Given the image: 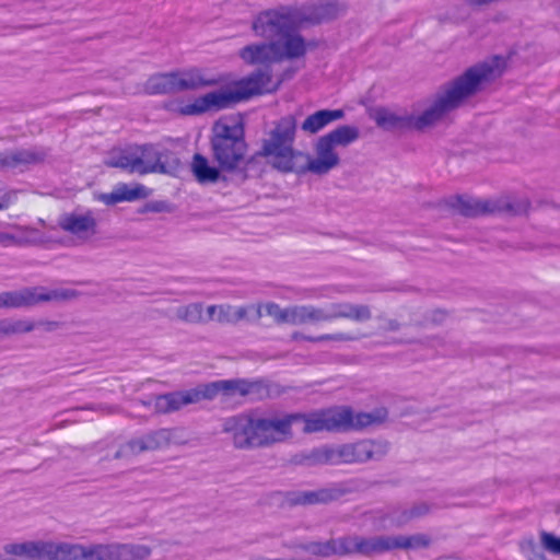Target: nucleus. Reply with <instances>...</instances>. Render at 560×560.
<instances>
[{"instance_id": "79ce46f5", "label": "nucleus", "mask_w": 560, "mask_h": 560, "mask_svg": "<svg viewBox=\"0 0 560 560\" xmlns=\"http://www.w3.org/2000/svg\"><path fill=\"white\" fill-rule=\"evenodd\" d=\"M539 538L544 550L551 555L560 556V537H557L552 533L541 530Z\"/></svg>"}, {"instance_id": "ea45409f", "label": "nucleus", "mask_w": 560, "mask_h": 560, "mask_svg": "<svg viewBox=\"0 0 560 560\" xmlns=\"http://www.w3.org/2000/svg\"><path fill=\"white\" fill-rule=\"evenodd\" d=\"M57 541L35 540L34 560H57Z\"/></svg>"}, {"instance_id": "39448f33", "label": "nucleus", "mask_w": 560, "mask_h": 560, "mask_svg": "<svg viewBox=\"0 0 560 560\" xmlns=\"http://www.w3.org/2000/svg\"><path fill=\"white\" fill-rule=\"evenodd\" d=\"M177 163L172 151L159 143L132 144L114 150L105 160L109 167L121 168L130 174H166Z\"/></svg>"}, {"instance_id": "bb28decb", "label": "nucleus", "mask_w": 560, "mask_h": 560, "mask_svg": "<svg viewBox=\"0 0 560 560\" xmlns=\"http://www.w3.org/2000/svg\"><path fill=\"white\" fill-rule=\"evenodd\" d=\"M191 171L200 184H214L220 179H225V176L221 175L220 166L210 165L208 159L199 153L192 158Z\"/></svg>"}, {"instance_id": "c756f323", "label": "nucleus", "mask_w": 560, "mask_h": 560, "mask_svg": "<svg viewBox=\"0 0 560 560\" xmlns=\"http://www.w3.org/2000/svg\"><path fill=\"white\" fill-rule=\"evenodd\" d=\"M323 137H325V139L328 140L335 148L348 147L359 139L360 131L355 126L343 125L337 127Z\"/></svg>"}, {"instance_id": "72a5a7b5", "label": "nucleus", "mask_w": 560, "mask_h": 560, "mask_svg": "<svg viewBox=\"0 0 560 560\" xmlns=\"http://www.w3.org/2000/svg\"><path fill=\"white\" fill-rule=\"evenodd\" d=\"M394 550L397 549H417L427 547L430 542L425 535L417 534L411 536L396 535L393 536Z\"/></svg>"}, {"instance_id": "f3484780", "label": "nucleus", "mask_w": 560, "mask_h": 560, "mask_svg": "<svg viewBox=\"0 0 560 560\" xmlns=\"http://www.w3.org/2000/svg\"><path fill=\"white\" fill-rule=\"evenodd\" d=\"M173 431L170 429H160L145 435L136 438L121 445L116 453V457L137 455L142 452L162 450L168 446L173 439Z\"/></svg>"}, {"instance_id": "dca6fc26", "label": "nucleus", "mask_w": 560, "mask_h": 560, "mask_svg": "<svg viewBox=\"0 0 560 560\" xmlns=\"http://www.w3.org/2000/svg\"><path fill=\"white\" fill-rule=\"evenodd\" d=\"M58 225L82 241L90 240L97 233V219L93 210L63 213L58 219Z\"/></svg>"}, {"instance_id": "c03bdc74", "label": "nucleus", "mask_w": 560, "mask_h": 560, "mask_svg": "<svg viewBox=\"0 0 560 560\" xmlns=\"http://www.w3.org/2000/svg\"><path fill=\"white\" fill-rule=\"evenodd\" d=\"M359 338L357 336L346 334V332H336V334H324L314 338H308L310 342H322V341H354Z\"/></svg>"}, {"instance_id": "4468645a", "label": "nucleus", "mask_w": 560, "mask_h": 560, "mask_svg": "<svg viewBox=\"0 0 560 560\" xmlns=\"http://www.w3.org/2000/svg\"><path fill=\"white\" fill-rule=\"evenodd\" d=\"M349 489L345 483H331L316 490H294L285 493V501L290 505L328 504L347 494Z\"/></svg>"}, {"instance_id": "5701e85b", "label": "nucleus", "mask_w": 560, "mask_h": 560, "mask_svg": "<svg viewBox=\"0 0 560 560\" xmlns=\"http://www.w3.org/2000/svg\"><path fill=\"white\" fill-rule=\"evenodd\" d=\"M240 57L248 65L279 62L272 42L247 45L240 50Z\"/></svg>"}, {"instance_id": "0eeeda50", "label": "nucleus", "mask_w": 560, "mask_h": 560, "mask_svg": "<svg viewBox=\"0 0 560 560\" xmlns=\"http://www.w3.org/2000/svg\"><path fill=\"white\" fill-rule=\"evenodd\" d=\"M387 453V443L362 440L338 446L313 450L306 457L312 465H339L380 459Z\"/></svg>"}, {"instance_id": "2f4dec72", "label": "nucleus", "mask_w": 560, "mask_h": 560, "mask_svg": "<svg viewBox=\"0 0 560 560\" xmlns=\"http://www.w3.org/2000/svg\"><path fill=\"white\" fill-rule=\"evenodd\" d=\"M83 560H116V542L83 545Z\"/></svg>"}, {"instance_id": "f03ea898", "label": "nucleus", "mask_w": 560, "mask_h": 560, "mask_svg": "<svg viewBox=\"0 0 560 560\" xmlns=\"http://www.w3.org/2000/svg\"><path fill=\"white\" fill-rule=\"evenodd\" d=\"M301 424L304 433L326 431L325 409L311 413L267 416L259 411L243 412L223 422V432L231 435L236 448L270 446L292 436V425Z\"/></svg>"}, {"instance_id": "f8f14e48", "label": "nucleus", "mask_w": 560, "mask_h": 560, "mask_svg": "<svg viewBox=\"0 0 560 560\" xmlns=\"http://www.w3.org/2000/svg\"><path fill=\"white\" fill-rule=\"evenodd\" d=\"M1 294L3 299V308L28 307L39 302L65 301L77 296V292L73 290H46L43 287L24 288L16 291H5Z\"/></svg>"}, {"instance_id": "f704fd0d", "label": "nucleus", "mask_w": 560, "mask_h": 560, "mask_svg": "<svg viewBox=\"0 0 560 560\" xmlns=\"http://www.w3.org/2000/svg\"><path fill=\"white\" fill-rule=\"evenodd\" d=\"M234 305L220 304L210 305L207 308V320H217L220 324H234Z\"/></svg>"}, {"instance_id": "1a4fd4ad", "label": "nucleus", "mask_w": 560, "mask_h": 560, "mask_svg": "<svg viewBox=\"0 0 560 560\" xmlns=\"http://www.w3.org/2000/svg\"><path fill=\"white\" fill-rule=\"evenodd\" d=\"M220 82V78L210 75L199 68H189L154 74L145 82L144 90L150 95L172 94L214 86Z\"/></svg>"}, {"instance_id": "a211bd4d", "label": "nucleus", "mask_w": 560, "mask_h": 560, "mask_svg": "<svg viewBox=\"0 0 560 560\" xmlns=\"http://www.w3.org/2000/svg\"><path fill=\"white\" fill-rule=\"evenodd\" d=\"M294 8L299 30L306 25L331 21L343 11L337 2L307 3Z\"/></svg>"}, {"instance_id": "f257e3e1", "label": "nucleus", "mask_w": 560, "mask_h": 560, "mask_svg": "<svg viewBox=\"0 0 560 560\" xmlns=\"http://www.w3.org/2000/svg\"><path fill=\"white\" fill-rule=\"evenodd\" d=\"M505 67L506 60L501 56H492L469 67L463 74L444 84L433 104L420 115H398L385 107H378L371 117L380 128L387 131L423 130L458 108L480 91L483 84L500 78Z\"/></svg>"}, {"instance_id": "de8ad7c7", "label": "nucleus", "mask_w": 560, "mask_h": 560, "mask_svg": "<svg viewBox=\"0 0 560 560\" xmlns=\"http://www.w3.org/2000/svg\"><path fill=\"white\" fill-rule=\"evenodd\" d=\"M10 202H11V201H10V197H9V195H7V194H5V195H3V196L1 197V200H0V210H4V209H7V208L9 207V205H10Z\"/></svg>"}, {"instance_id": "a19ab883", "label": "nucleus", "mask_w": 560, "mask_h": 560, "mask_svg": "<svg viewBox=\"0 0 560 560\" xmlns=\"http://www.w3.org/2000/svg\"><path fill=\"white\" fill-rule=\"evenodd\" d=\"M261 306L266 314L271 316L277 324H288L289 306L282 308L275 302H268L264 305L261 304Z\"/></svg>"}, {"instance_id": "c9c22d12", "label": "nucleus", "mask_w": 560, "mask_h": 560, "mask_svg": "<svg viewBox=\"0 0 560 560\" xmlns=\"http://www.w3.org/2000/svg\"><path fill=\"white\" fill-rule=\"evenodd\" d=\"M34 328V323L30 320H0V336L25 334L32 331Z\"/></svg>"}, {"instance_id": "6e6552de", "label": "nucleus", "mask_w": 560, "mask_h": 560, "mask_svg": "<svg viewBox=\"0 0 560 560\" xmlns=\"http://www.w3.org/2000/svg\"><path fill=\"white\" fill-rule=\"evenodd\" d=\"M295 132L296 119L292 115L284 116L277 122L262 145V154L271 158L272 166L284 173L300 171L295 160L304 156L293 149Z\"/></svg>"}, {"instance_id": "20e7f679", "label": "nucleus", "mask_w": 560, "mask_h": 560, "mask_svg": "<svg viewBox=\"0 0 560 560\" xmlns=\"http://www.w3.org/2000/svg\"><path fill=\"white\" fill-rule=\"evenodd\" d=\"M266 392L267 388L262 381L221 380L201 384L190 389L158 395L154 398L153 406L154 410L159 413H171L203 399H213L220 393L226 396L237 393L241 396L261 398Z\"/></svg>"}, {"instance_id": "aec40b11", "label": "nucleus", "mask_w": 560, "mask_h": 560, "mask_svg": "<svg viewBox=\"0 0 560 560\" xmlns=\"http://www.w3.org/2000/svg\"><path fill=\"white\" fill-rule=\"evenodd\" d=\"M322 308L324 312V322H332L340 318L353 322H366L372 317L370 307L363 304H352L349 302L330 303Z\"/></svg>"}, {"instance_id": "9b49d317", "label": "nucleus", "mask_w": 560, "mask_h": 560, "mask_svg": "<svg viewBox=\"0 0 560 560\" xmlns=\"http://www.w3.org/2000/svg\"><path fill=\"white\" fill-rule=\"evenodd\" d=\"M253 31L264 38L279 37L285 31L299 30L294 7H280L260 12L253 21Z\"/></svg>"}, {"instance_id": "6ab92c4d", "label": "nucleus", "mask_w": 560, "mask_h": 560, "mask_svg": "<svg viewBox=\"0 0 560 560\" xmlns=\"http://www.w3.org/2000/svg\"><path fill=\"white\" fill-rule=\"evenodd\" d=\"M298 31H285L276 40H272L279 62L299 59L306 54L307 44Z\"/></svg>"}, {"instance_id": "8fccbe9b", "label": "nucleus", "mask_w": 560, "mask_h": 560, "mask_svg": "<svg viewBox=\"0 0 560 560\" xmlns=\"http://www.w3.org/2000/svg\"><path fill=\"white\" fill-rule=\"evenodd\" d=\"M1 168H5V167H4V161H3V154H2V152H0V170H1Z\"/></svg>"}, {"instance_id": "423d86ee", "label": "nucleus", "mask_w": 560, "mask_h": 560, "mask_svg": "<svg viewBox=\"0 0 560 560\" xmlns=\"http://www.w3.org/2000/svg\"><path fill=\"white\" fill-rule=\"evenodd\" d=\"M211 152L222 172L241 168L247 152L243 124L234 118L218 120L212 127Z\"/></svg>"}, {"instance_id": "ddd939ff", "label": "nucleus", "mask_w": 560, "mask_h": 560, "mask_svg": "<svg viewBox=\"0 0 560 560\" xmlns=\"http://www.w3.org/2000/svg\"><path fill=\"white\" fill-rule=\"evenodd\" d=\"M345 556L359 555L368 558L394 550L393 536H343Z\"/></svg>"}, {"instance_id": "a878e982", "label": "nucleus", "mask_w": 560, "mask_h": 560, "mask_svg": "<svg viewBox=\"0 0 560 560\" xmlns=\"http://www.w3.org/2000/svg\"><path fill=\"white\" fill-rule=\"evenodd\" d=\"M324 322V312L322 307L311 304L289 306L288 324L300 326L305 324H316Z\"/></svg>"}, {"instance_id": "7ed1b4c3", "label": "nucleus", "mask_w": 560, "mask_h": 560, "mask_svg": "<svg viewBox=\"0 0 560 560\" xmlns=\"http://www.w3.org/2000/svg\"><path fill=\"white\" fill-rule=\"evenodd\" d=\"M278 85L272 83V72L269 67H265L240 80L234 90L213 91L189 103L173 102L168 104V108L182 116H199L210 110L228 108L253 95L275 92Z\"/></svg>"}, {"instance_id": "09e8293b", "label": "nucleus", "mask_w": 560, "mask_h": 560, "mask_svg": "<svg viewBox=\"0 0 560 560\" xmlns=\"http://www.w3.org/2000/svg\"><path fill=\"white\" fill-rule=\"evenodd\" d=\"M469 4L481 5L491 2L492 0H467Z\"/></svg>"}, {"instance_id": "412c9836", "label": "nucleus", "mask_w": 560, "mask_h": 560, "mask_svg": "<svg viewBox=\"0 0 560 560\" xmlns=\"http://www.w3.org/2000/svg\"><path fill=\"white\" fill-rule=\"evenodd\" d=\"M148 197V188L141 184L128 185L117 184L110 192L100 194L97 200L106 206H114L119 202H131Z\"/></svg>"}, {"instance_id": "cd10ccee", "label": "nucleus", "mask_w": 560, "mask_h": 560, "mask_svg": "<svg viewBox=\"0 0 560 560\" xmlns=\"http://www.w3.org/2000/svg\"><path fill=\"white\" fill-rule=\"evenodd\" d=\"M326 431L347 432L351 431V409L348 407H336L325 409Z\"/></svg>"}, {"instance_id": "58836bf2", "label": "nucleus", "mask_w": 560, "mask_h": 560, "mask_svg": "<svg viewBox=\"0 0 560 560\" xmlns=\"http://www.w3.org/2000/svg\"><path fill=\"white\" fill-rule=\"evenodd\" d=\"M175 315L178 319L187 323L207 322L202 315V305L200 303H191L176 308Z\"/></svg>"}, {"instance_id": "49530a36", "label": "nucleus", "mask_w": 560, "mask_h": 560, "mask_svg": "<svg viewBox=\"0 0 560 560\" xmlns=\"http://www.w3.org/2000/svg\"><path fill=\"white\" fill-rule=\"evenodd\" d=\"M308 338H314L313 336H306V335H303L302 332H293L291 335V339L292 340H305V341H308Z\"/></svg>"}, {"instance_id": "7c9ffc66", "label": "nucleus", "mask_w": 560, "mask_h": 560, "mask_svg": "<svg viewBox=\"0 0 560 560\" xmlns=\"http://www.w3.org/2000/svg\"><path fill=\"white\" fill-rule=\"evenodd\" d=\"M151 555V548L141 544L116 542V560H144Z\"/></svg>"}, {"instance_id": "37998d69", "label": "nucleus", "mask_w": 560, "mask_h": 560, "mask_svg": "<svg viewBox=\"0 0 560 560\" xmlns=\"http://www.w3.org/2000/svg\"><path fill=\"white\" fill-rule=\"evenodd\" d=\"M4 550L9 555L26 557L34 560V541L9 544L4 547Z\"/></svg>"}, {"instance_id": "9d476101", "label": "nucleus", "mask_w": 560, "mask_h": 560, "mask_svg": "<svg viewBox=\"0 0 560 560\" xmlns=\"http://www.w3.org/2000/svg\"><path fill=\"white\" fill-rule=\"evenodd\" d=\"M450 206L465 217H477L497 212L520 214L526 212L528 208L526 201L512 203L508 199L492 200L468 196H455L451 198Z\"/></svg>"}, {"instance_id": "2eb2a0df", "label": "nucleus", "mask_w": 560, "mask_h": 560, "mask_svg": "<svg viewBox=\"0 0 560 560\" xmlns=\"http://www.w3.org/2000/svg\"><path fill=\"white\" fill-rule=\"evenodd\" d=\"M315 158L304 155L303 158L306 159V164H296V167L300 171L294 172H311L316 175H325L335 168L340 162L339 155L335 152V147L323 136L317 140L315 144Z\"/></svg>"}, {"instance_id": "3c124183", "label": "nucleus", "mask_w": 560, "mask_h": 560, "mask_svg": "<svg viewBox=\"0 0 560 560\" xmlns=\"http://www.w3.org/2000/svg\"><path fill=\"white\" fill-rule=\"evenodd\" d=\"M534 560H544V556L537 553V555H535Z\"/></svg>"}, {"instance_id": "e433bc0d", "label": "nucleus", "mask_w": 560, "mask_h": 560, "mask_svg": "<svg viewBox=\"0 0 560 560\" xmlns=\"http://www.w3.org/2000/svg\"><path fill=\"white\" fill-rule=\"evenodd\" d=\"M262 317L261 304H249L242 306H234L233 319L234 324L241 320L258 322Z\"/></svg>"}, {"instance_id": "c85d7f7f", "label": "nucleus", "mask_w": 560, "mask_h": 560, "mask_svg": "<svg viewBox=\"0 0 560 560\" xmlns=\"http://www.w3.org/2000/svg\"><path fill=\"white\" fill-rule=\"evenodd\" d=\"M430 506L425 502L415 504L410 509H395L389 514V521L393 526L400 527L415 518L428 514Z\"/></svg>"}, {"instance_id": "864d4df0", "label": "nucleus", "mask_w": 560, "mask_h": 560, "mask_svg": "<svg viewBox=\"0 0 560 560\" xmlns=\"http://www.w3.org/2000/svg\"><path fill=\"white\" fill-rule=\"evenodd\" d=\"M528 545H529V547H530L532 549H534V548H535V544H534L532 540H530V541H528Z\"/></svg>"}, {"instance_id": "a18cd8bd", "label": "nucleus", "mask_w": 560, "mask_h": 560, "mask_svg": "<svg viewBox=\"0 0 560 560\" xmlns=\"http://www.w3.org/2000/svg\"><path fill=\"white\" fill-rule=\"evenodd\" d=\"M23 241L21 237L11 233L0 232V245L3 247L21 245Z\"/></svg>"}, {"instance_id": "603ef678", "label": "nucleus", "mask_w": 560, "mask_h": 560, "mask_svg": "<svg viewBox=\"0 0 560 560\" xmlns=\"http://www.w3.org/2000/svg\"><path fill=\"white\" fill-rule=\"evenodd\" d=\"M0 308H3V299H2V294L0 293Z\"/></svg>"}, {"instance_id": "4be33fe9", "label": "nucleus", "mask_w": 560, "mask_h": 560, "mask_svg": "<svg viewBox=\"0 0 560 560\" xmlns=\"http://www.w3.org/2000/svg\"><path fill=\"white\" fill-rule=\"evenodd\" d=\"M5 168H24L43 162L47 152L40 148L18 149L2 152Z\"/></svg>"}, {"instance_id": "473e14b6", "label": "nucleus", "mask_w": 560, "mask_h": 560, "mask_svg": "<svg viewBox=\"0 0 560 560\" xmlns=\"http://www.w3.org/2000/svg\"><path fill=\"white\" fill-rule=\"evenodd\" d=\"M387 416L383 409L373 412H359L355 416L351 412V430H360L374 423H381Z\"/></svg>"}, {"instance_id": "b1692460", "label": "nucleus", "mask_w": 560, "mask_h": 560, "mask_svg": "<svg viewBox=\"0 0 560 560\" xmlns=\"http://www.w3.org/2000/svg\"><path fill=\"white\" fill-rule=\"evenodd\" d=\"M293 547L317 557L328 558L331 556H345L343 536L338 538H331L327 541L301 542L294 545Z\"/></svg>"}, {"instance_id": "393cba45", "label": "nucleus", "mask_w": 560, "mask_h": 560, "mask_svg": "<svg viewBox=\"0 0 560 560\" xmlns=\"http://www.w3.org/2000/svg\"><path fill=\"white\" fill-rule=\"evenodd\" d=\"M343 116L342 109H320L308 115L302 122L301 129L306 133L314 135Z\"/></svg>"}, {"instance_id": "4c0bfd02", "label": "nucleus", "mask_w": 560, "mask_h": 560, "mask_svg": "<svg viewBox=\"0 0 560 560\" xmlns=\"http://www.w3.org/2000/svg\"><path fill=\"white\" fill-rule=\"evenodd\" d=\"M57 560H83V545L57 541Z\"/></svg>"}]
</instances>
